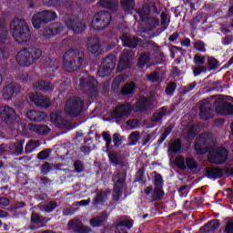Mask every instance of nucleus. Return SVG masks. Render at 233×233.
<instances>
[{
  "label": "nucleus",
  "mask_w": 233,
  "mask_h": 233,
  "mask_svg": "<svg viewBox=\"0 0 233 233\" xmlns=\"http://www.w3.org/2000/svg\"><path fill=\"white\" fill-rule=\"evenodd\" d=\"M11 34L19 45L28 43L32 39V33L26 22L23 19L15 18L10 24Z\"/></svg>",
  "instance_id": "f257e3e1"
},
{
  "label": "nucleus",
  "mask_w": 233,
  "mask_h": 233,
  "mask_svg": "<svg viewBox=\"0 0 233 233\" xmlns=\"http://www.w3.org/2000/svg\"><path fill=\"white\" fill-rule=\"evenodd\" d=\"M85 54L79 49H69L63 56V66L66 72H76L83 66Z\"/></svg>",
  "instance_id": "f03ea898"
},
{
  "label": "nucleus",
  "mask_w": 233,
  "mask_h": 233,
  "mask_svg": "<svg viewBox=\"0 0 233 233\" xmlns=\"http://www.w3.org/2000/svg\"><path fill=\"white\" fill-rule=\"evenodd\" d=\"M43 51L35 46L26 47L20 50L16 55V62L20 66H31L35 61H39Z\"/></svg>",
  "instance_id": "7ed1b4c3"
},
{
  "label": "nucleus",
  "mask_w": 233,
  "mask_h": 233,
  "mask_svg": "<svg viewBox=\"0 0 233 233\" xmlns=\"http://www.w3.org/2000/svg\"><path fill=\"white\" fill-rule=\"evenodd\" d=\"M56 19H57V14L56 11L45 10L33 15L32 25L34 28L39 30V28H41V25H48V23H52V21H56Z\"/></svg>",
  "instance_id": "20e7f679"
},
{
  "label": "nucleus",
  "mask_w": 233,
  "mask_h": 233,
  "mask_svg": "<svg viewBox=\"0 0 233 233\" xmlns=\"http://www.w3.org/2000/svg\"><path fill=\"white\" fill-rule=\"evenodd\" d=\"M85 106V102L83 99L78 96H72L67 99L66 103L65 112L70 117H77V116H81V112H83V106Z\"/></svg>",
  "instance_id": "39448f33"
},
{
  "label": "nucleus",
  "mask_w": 233,
  "mask_h": 233,
  "mask_svg": "<svg viewBox=\"0 0 233 233\" xmlns=\"http://www.w3.org/2000/svg\"><path fill=\"white\" fill-rule=\"evenodd\" d=\"M64 23L66 26L74 32L76 35L83 34L86 30V24L84 23L78 16L74 15H66L64 16Z\"/></svg>",
  "instance_id": "423d86ee"
},
{
  "label": "nucleus",
  "mask_w": 233,
  "mask_h": 233,
  "mask_svg": "<svg viewBox=\"0 0 233 233\" xmlns=\"http://www.w3.org/2000/svg\"><path fill=\"white\" fill-rule=\"evenodd\" d=\"M114 187H113V201H119L121 196H123V187L125 186V181H127V173L123 171H118L113 176Z\"/></svg>",
  "instance_id": "0eeeda50"
},
{
  "label": "nucleus",
  "mask_w": 233,
  "mask_h": 233,
  "mask_svg": "<svg viewBox=\"0 0 233 233\" xmlns=\"http://www.w3.org/2000/svg\"><path fill=\"white\" fill-rule=\"evenodd\" d=\"M112 21V15L106 11L98 12L91 21V26L94 30H105Z\"/></svg>",
  "instance_id": "6e6552de"
},
{
  "label": "nucleus",
  "mask_w": 233,
  "mask_h": 233,
  "mask_svg": "<svg viewBox=\"0 0 233 233\" xmlns=\"http://www.w3.org/2000/svg\"><path fill=\"white\" fill-rule=\"evenodd\" d=\"M212 134L202 133L199 137H197V141L195 143V150L197 154H207L210 148V145H212Z\"/></svg>",
  "instance_id": "1a4fd4ad"
},
{
  "label": "nucleus",
  "mask_w": 233,
  "mask_h": 233,
  "mask_svg": "<svg viewBox=\"0 0 233 233\" xmlns=\"http://www.w3.org/2000/svg\"><path fill=\"white\" fill-rule=\"evenodd\" d=\"M228 159V151L225 147H218L208 154V161L214 165H223Z\"/></svg>",
  "instance_id": "9d476101"
},
{
  "label": "nucleus",
  "mask_w": 233,
  "mask_h": 233,
  "mask_svg": "<svg viewBox=\"0 0 233 233\" xmlns=\"http://www.w3.org/2000/svg\"><path fill=\"white\" fill-rule=\"evenodd\" d=\"M79 88L84 94H96L97 92V80L92 76L80 78Z\"/></svg>",
  "instance_id": "9b49d317"
},
{
  "label": "nucleus",
  "mask_w": 233,
  "mask_h": 233,
  "mask_svg": "<svg viewBox=\"0 0 233 233\" xmlns=\"http://www.w3.org/2000/svg\"><path fill=\"white\" fill-rule=\"evenodd\" d=\"M114 68H116V56H114V55L107 56L104 58L100 68L98 69L99 77H106V76H110Z\"/></svg>",
  "instance_id": "f8f14e48"
},
{
  "label": "nucleus",
  "mask_w": 233,
  "mask_h": 233,
  "mask_svg": "<svg viewBox=\"0 0 233 233\" xmlns=\"http://www.w3.org/2000/svg\"><path fill=\"white\" fill-rule=\"evenodd\" d=\"M21 85L15 82H10L2 88V97L5 101H12L14 96L21 94Z\"/></svg>",
  "instance_id": "ddd939ff"
},
{
  "label": "nucleus",
  "mask_w": 233,
  "mask_h": 233,
  "mask_svg": "<svg viewBox=\"0 0 233 233\" xmlns=\"http://www.w3.org/2000/svg\"><path fill=\"white\" fill-rule=\"evenodd\" d=\"M29 99L36 106H40L41 108H49V106H52L50 98L46 96H43L41 93L35 92L29 94Z\"/></svg>",
  "instance_id": "4468645a"
},
{
  "label": "nucleus",
  "mask_w": 233,
  "mask_h": 233,
  "mask_svg": "<svg viewBox=\"0 0 233 233\" xmlns=\"http://www.w3.org/2000/svg\"><path fill=\"white\" fill-rule=\"evenodd\" d=\"M132 105L130 103H125L116 106L115 110L111 113L113 119H121L127 117L129 114H132Z\"/></svg>",
  "instance_id": "2eb2a0df"
},
{
  "label": "nucleus",
  "mask_w": 233,
  "mask_h": 233,
  "mask_svg": "<svg viewBox=\"0 0 233 233\" xmlns=\"http://www.w3.org/2000/svg\"><path fill=\"white\" fill-rule=\"evenodd\" d=\"M134 57V52L130 49H124L121 57L118 62V70H125V68H129L132 65V59Z\"/></svg>",
  "instance_id": "dca6fc26"
},
{
  "label": "nucleus",
  "mask_w": 233,
  "mask_h": 233,
  "mask_svg": "<svg viewBox=\"0 0 233 233\" xmlns=\"http://www.w3.org/2000/svg\"><path fill=\"white\" fill-rule=\"evenodd\" d=\"M96 197L93 198V207H98V205H105L108 199V196L112 194L110 188L96 189Z\"/></svg>",
  "instance_id": "f3484780"
},
{
  "label": "nucleus",
  "mask_w": 233,
  "mask_h": 233,
  "mask_svg": "<svg viewBox=\"0 0 233 233\" xmlns=\"http://www.w3.org/2000/svg\"><path fill=\"white\" fill-rule=\"evenodd\" d=\"M15 110L10 106H0V117L5 123H11L16 117Z\"/></svg>",
  "instance_id": "a211bd4d"
},
{
  "label": "nucleus",
  "mask_w": 233,
  "mask_h": 233,
  "mask_svg": "<svg viewBox=\"0 0 233 233\" xmlns=\"http://www.w3.org/2000/svg\"><path fill=\"white\" fill-rule=\"evenodd\" d=\"M68 228L74 233H90L92 232V228L83 225L82 221L77 219H72L68 222Z\"/></svg>",
  "instance_id": "6ab92c4d"
},
{
  "label": "nucleus",
  "mask_w": 233,
  "mask_h": 233,
  "mask_svg": "<svg viewBox=\"0 0 233 233\" xmlns=\"http://www.w3.org/2000/svg\"><path fill=\"white\" fill-rule=\"evenodd\" d=\"M200 118L204 121L211 119L214 117V113L212 111V104L208 100H203L200 104Z\"/></svg>",
  "instance_id": "aec40b11"
},
{
  "label": "nucleus",
  "mask_w": 233,
  "mask_h": 233,
  "mask_svg": "<svg viewBox=\"0 0 233 233\" xmlns=\"http://www.w3.org/2000/svg\"><path fill=\"white\" fill-rule=\"evenodd\" d=\"M43 65L46 72L49 74V76H52L57 68H59V62L56 58H52L50 56H46L43 60Z\"/></svg>",
  "instance_id": "412c9836"
},
{
  "label": "nucleus",
  "mask_w": 233,
  "mask_h": 233,
  "mask_svg": "<svg viewBox=\"0 0 233 233\" xmlns=\"http://www.w3.org/2000/svg\"><path fill=\"white\" fill-rule=\"evenodd\" d=\"M135 108L137 112H146V110H149V108H152V98L146 96L140 97L135 104Z\"/></svg>",
  "instance_id": "4be33fe9"
},
{
  "label": "nucleus",
  "mask_w": 233,
  "mask_h": 233,
  "mask_svg": "<svg viewBox=\"0 0 233 233\" xmlns=\"http://www.w3.org/2000/svg\"><path fill=\"white\" fill-rule=\"evenodd\" d=\"M51 121L54 123L55 126L57 127V128H68V120L63 118L61 116V113L59 112H53L50 115Z\"/></svg>",
  "instance_id": "5701e85b"
},
{
  "label": "nucleus",
  "mask_w": 233,
  "mask_h": 233,
  "mask_svg": "<svg viewBox=\"0 0 233 233\" xmlns=\"http://www.w3.org/2000/svg\"><path fill=\"white\" fill-rule=\"evenodd\" d=\"M26 117L30 121H35V123H41V121H45L46 117H48V115L43 111H37V110H29L26 112Z\"/></svg>",
  "instance_id": "b1692460"
},
{
  "label": "nucleus",
  "mask_w": 233,
  "mask_h": 233,
  "mask_svg": "<svg viewBox=\"0 0 233 233\" xmlns=\"http://www.w3.org/2000/svg\"><path fill=\"white\" fill-rule=\"evenodd\" d=\"M28 130L35 132L38 136H46L50 134L51 129L46 125L39 124H29L27 127Z\"/></svg>",
  "instance_id": "393cba45"
},
{
  "label": "nucleus",
  "mask_w": 233,
  "mask_h": 233,
  "mask_svg": "<svg viewBox=\"0 0 233 233\" xmlns=\"http://www.w3.org/2000/svg\"><path fill=\"white\" fill-rule=\"evenodd\" d=\"M87 50L91 54H101V40L98 38H88Z\"/></svg>",
  "instance_id": "a878e982"
},
{
  "label": "nucleus",
  "mask_w": 233,
  "mask_h": 233,
  "mask_svg": "<svg viewBox=\"0 0 233 233\" xmlns=\"http://www.w3.org/2000/svg\"><path fill=\"white\" fill-rule=\"evenodd\" d=\"M121 41L124 46H127V48H136L139 43V39L137 37L132 36L127 33L122 35Z\"/></svg>",
  "instance_id": "bb28decb"
},
{
  "label": "nucleus",
  "mask_w": 233,
  "mask_h": 233,
  "mask_svg": "<svg viewBox=\"0 0 233 233\" xmlns=\"http://www.w3.org/2000/svg\"><path fill=\"white\" fill-rule=\"evenodd\" d=\"M106 219H108V212L102 211L100 216L95 217L89 220L91 227L97 228L103 227L105 223H106Z\"/></svg>",
  "instance_id": "cd10ccee"
},
{
  "label": "nucleus",
  "mask_w": 233,
  "mask_h": 233,
  "mask_svg": "<svg viewBox=\"0 0 233 233\" xmlns=\"http://www.w3.org/2000/svg\"><path fill=\"white\" fill-rule=\"evenodd\" d=\"M25 145V140L17 141L14 144L7 146V148L11 154L15 156H23L25 152L23 146Z\"/></svg>",
  "instance_id": "c85d7f7f"
},
{
  "label": "nucleus",
  "mask_w": 233,
  "mask_h": 233,
  "mask_svg": "<svg viewBox=\"0 0 233 233\" xmlns=\"http://www.w3.org/2000/svg\"><path fill=\"white\" fill-rule=\"evenodd\" d=\"M217 112L222 116H230L233 114V105L228 102H222L217 106Z\"/></svg>",
  "instance_id": "c756f323"
},
{
  "label": "nucleus",
  "mask_w": 233,
  "mask_h": 233,
  "mask_svg": "<svg viewBox=\"0 0 233 233\" xmlns=\"http://www.w3.org/2000/svg\"><path fill=\"white\" fill-rule=\"evenodd\" d=\"M115 227H116L118 230L121 229V227H126V228H128V230H130V228L134 227V220L128 217H121L117 218Z\"/></svg>",
  "instance_id": "7c9ffc66"
},
{
  "label": "nucleus",
  "mask_w": 233,
  "mask_h": 233,
  "mask_svg": "<svg viewBox=\"0 0 233 233\" xmlns=\"http://www.w3.org/2000/svg\"><path fill=\"white\" fill-rule=\"evenodd\" d=\"M34 88L41 90L42 92H52V90H54V85L48 81L39 80L34 84Z\"/></svg>",
  "instance_id": "2f4dec72"
},
{
  "label": "nucleus",
  "mask_w": 233,
  "mask_h": 233,
  "mask_svg": "<svg viewBox=\"0 0 233 233\" xmlns=\"http://www.w3.org/2000/svg\"><path fill=\"white\" fill-rule=\"evenodd\" d=\"M206 176L209 179H219L223 176V170L218 167H207Z\"/></svg>",
  "instance_id": "473e14b6"
},
{
  "label": "nucleus",
  "mask_w": 233,
  "mask_h": 233,
  "mask_svg": "<svg viewBox=\"0 0 233 233\" xmlns=\"http://www.w3.org/2000/svg\"><path fill=\"white\" fill-rule=\"evenodd\" d=\"M167 112H168V109H167V107L165 106L158 108L153 114V116L151 118L152 123H159V121H161V119H163V117L167 116Z\"/></svg>",
  "instance_id": "72a5a7b5"
},
{
  "label": "nucleus",
  "mask_w": 233,
  "mask_h": 233,
  "mask_svg": "<svg viewBox=\"0 0 233 233\" xmlns=\"http://www.w3.org/2000/svg\"><path fill=\"white\" fill-rule=\"evenodd\" d=\"M150 198L152 202L161 201V199L165 198V191H163L162 187H155L153 191L151 192Z\"/></svg>",
  "instance_id": "f704fd0d"
},
{
  "label": "nucleus",
  "mask_w": 233,
  "mask_h": 233,
  "mask_svg": "<svg viewBox=\"0 0 233 233\" xmlns=\"http://www.w3.org/2000/svg\"><path fill=\"white\" fill-rule=\"evenodd\" d=\"M219 228V220L213 219L200 228V230H204V232H214V230H218Z\"/></svg>",
  "instance_id": "c9c22d12"
},
{
  "label": "nucleus",
  "mask_w": 233,
  "mask_h": 233,
  "mask_svg": "<svg viewBox=\"0 0 233 233\" xmlns=\"http://www.w3.org/2000/svg\"><path fill=\"white\" fill-rule=\"evenodd\" d=\"M99 5L104 8L116 10L119 6V0H100Z\"/></svg>",
  "instance_id": "e433bc0d"
},
{
  "label": "nucleus",
  "mask_w": 233,
  "mask_h": 233,
  "mask_svg": "<svg viewBox=\"0 0 233 233\" xmlns=\"http://www.w3.org/2000/svg\"><path fill=\"white\" fill-rule=\"evenodd\" d=\"M136 92V84L134 82L127 83L121 89L122 96H134Z\"/></svg>",
  "instance_id": "4c0bfd02"
},
{
  "label": "nucleus",
  "mask_w": 233,
  "mask_h": 233,
  "mask_svg": "<svg viewBox=\"0 0 233 233\" xmlns=\"http://www.w3.org/2000/svg\"><path fill=\"white\" fill-rule=\"evenodd\" d=\"M41 146V142L39 140H29L25 147V154H32L35 150V148H39Z\"/></svg>",
  "instance_id": "58836bf2"
},
{
  "label": "nucleus",
  "mask_w": 233,
  "mask_h": 233,
  "mask_svg": "<svg viewBox=\"0 0 233 233\" xmlns=\"http://www.w3.org/2000/svg\"><path fill=\"white\" fill-rule=\"evenodd\" d=\"M31 223H33L34 225H45V223H48V220L46 219V218L37 213H32Z\"/></svg>",
  "instance_id": "ea45409f"
},
{
  "label": "nucleus",
  "mask_w": 233,
  "mask_h": 233,
  "mask_svg": "<svg viewBox=\"0 0 233 233\" xmlns=\"http://www.w3.org/2000/svg\"><path fill=\"white\" fill-rule=\"evenodd\" d=\"M137 14L142 21H147L150 17V6L144 5L143 7L137 11Z\"/></svg>",
  "instance_id": "a19ab883"
},
{
  "label": "nucleus",
  "mask_w": 233,
  "mask_h": 233,
  "mask_svg": "<svg viewBox=\"0 0 233 233\" xmlns=\"http://www.w3.org/2000/svg\"><path fill=\"white\" fill-rule=\"evenodd\" d=\"M147 79L149 83H163V76H160L159 72L154 71L147 75Z\"/></svg>",
  "instance_id": "79ce46f5"
},
{
  "label": "nucleus",
  "mask_w": 233,
  "mask_h": 233,
  "mask_svg": "<svg viewBox=\"0 0 233 233\" xmlns=\"http://www.w3.org/2000/svg\"><path fill=\"white\" fill-rule=\"evenodd\" d=\"M140 139H141V133H139V131H133L128 136V141H129L128 145L129 146L137 145Z\"/></svg>",
  "instance_id": "37998d69"
},
{
  "label": "nucleus",
  "mask_w": 233,
  "mask_h": 233,
  "mask_svg": "<svg viewBox=\"0 0 233 233\" xmlns=\"http://www.w3.org/2000/svg\"><path fill=\"white\" fill-rule=\"evenodd\" d=\"M109 161L114 165H121L123 167V157L118 153H111L108 155Z\"/></svg>",
  "instance_id": "c03bdc74"
},
{
  "label": "nucleus",
  "mask_w": 233,
  "mask_h": 233,
  "mask_svg": "<svg viewBox=\"0 0 233 233\" xmlns=\"http://www.w3.org/2000/svg\"><path fill=\"white\" fill-rule=\"evenodd\" d=\"M181 140L180 139H176L171 146L169 147V151L173 152V154H179L181 152Z\"/></svg>",
  "instance_id": "a18cd8bd"
},
{
  "label": "nucleus",
  "mask_w": 233,
  "mask_h": 233,
  "mask_svg": "<svg viewBox=\"0 0 233 233\" xmlns=\"http://www.w3.org/2000/svg\"><path fill=\"white\" fill-rule=\"evenodd\" d=\"M17 78L19 79V81H21V83H31L33 79L32 74L25 71L20 72Z\"/></svg>",
  "instance_id": "49530a36"
},
{
  "label": "nucleus",
  "mask_w": 233,
  "mask_h": 233,
  "mask_svg": "<svg viewBox=\"0 0 233 233\" xmlns=\"http://www.w3.org/2000/svg\"><path fill=\"white\" fill-rule=\"evenodd\" d=\"M121 4L125 12H130V10H134V6H136L134 0H121Z\"/></svg>",
  "instance_id": "de8ad7c7"
},
{
  "label": "nucleus",
  "mask_w": 233,
  "mask_h": 233,
  "mask_svg": "<svg viewBox=\"0 0 233 233\" xmlns=\"http://www.w3.org/2000/svg\"><path fill=\"white\" fill-rule=\"evenodd\" d=\"M193 46L195 50H198V52H201L202 54H205L207 52V44L203 42L202 40H197L193 43Z\"/></svg>",
  "instance_id": "09e8293b"
},
{
  "label": "nucleus",
  "mask_w": 233,
  "mask_h": 233,
  "mask_svg": "<svg viewBox=\"0 0 233 233\" xmlns=\"http://www.w3.org/2000/svg\"><path fill=\"white\" fill-rule=\"evenodd\" d=\"M219 67V61L214 57H209L208 59V69L210 71L217 70Z\"/></svg>",
  "instance_id": "8fccbe9b"
},
{
  "label": "nucleus",
  "mask_w": 233,
  "mask_h": 233,
  "mask_svg": "<svg viewBox=\"0 0 233 233\" xmlns=\"http://www.w3.org/2000/svg\"><path fill=\"white\" fill-rule=\"evenodd\" d=\"M176 88H177V84L176 82H169L165 89V93L167 96H174V92H176Z\"/></svg>",
  "instance_id": "3c124183"
},
{
  "label": "nucleus",
  "mask_w": 233,
  "mask_h": 233,
  "mask_svg": "<svg viewBox=\"0 0 233 233\" xmlns=\"http://www.w3.org/2000/svg\"><path fill=\"white\" fill-rule=\"evenodd\" d=\"M175 165L180 170H187V165H185V157H183L182 156H177L175 158Z\"/></svg>",
  "instance_id": "603ef678"
},
{
  "label": "nucleus",
  "mask_w": 233,
  "mask_h": 233,
  "mask_svg": "<svg viewBox=\"0 0 233 233\" xmlns=\"http://www.w3.org/2000/svg\"><path fill=\"white\" fill-rule=\"evenodd\" d=\"M43 208L45 212L50 214V212H54V210L57 208V202L54 200L49 201Z\"/></svg>",
  "instance_id": "864d4df0"
},
{
  "label": "nucleus",
  "mask_w": 233,
  "mask_h": 233,
  "mask_svg": "<svg viewBox=\"0 0 233 233\" xmlns=\"http://www.w3.org/2000/svg\"><path fill=\"white\" fill-rule=\"evenodd\" d=\"M51 153H52V149L50 148L42 150L37 154V159H39L40 161H45L48 159V157H50Z\"/></svg>",
  "instance_id": "5fc2aeb1"
},
{
  "label": "nucleus",
  "mask_w": 233,
  "mask_h": 233,
  "mask_svg": "<svg viewBox=\"0 0 233 233\" xmlns=\"http://www.w3.org/2000/svg\"><path fill=\"white\" fill-rule=\"evenodd\" d=\"M150 61V55L147 53H141L139 60H138V65L140 68H143L147 63Z\"/></svg>",
  "instance_id": "6e6d98bb"
},
{
  "label": "nucleus",
  "mask_w": 233,
  "mask_h": 233,
  "mask_svg": "<svg viewBox=\"0 0 233 233\" xmlns=\"http://www.w3.org/2000/svg\"><path fill=\"white\" fill-rule=\"evenodd\" d=\"M160 17L163 30H167V28H168V25H170V18H168V15H167V13L165 12L161 13Z\"/></svg>",
  "instance_id": "4d7b16f0"
},
{
  "label": "nucleus",
  "mask_w": 233,
  "mask_h": 233,
  "mask_svg": "<svg viewBox=\"0 0 233 233\" xmlns=\"http://www.w3.org/2000/svg\"><path fill=\"white\" fill-rule=\"evenodd\" d=\"M50 27L52 28V31L55 34V35H57V34H61V32L65 30V25H63V24L60 23H54L50 25Z\"/></svg>",
  "instance_id": "13d9d810"
},
{
  "label": "nucleus",
  "mask_w": 233,
  "mask_h": 233,
  "mask_svg": "<svg viewBox=\"0 0 233 233\" xmlns=\"http://www.w3.org/2000/svg\"><path fill=\"white\" fill-rule=\"evenodd\" d=\"M125 139V137L121 136L119 133H115L113 135V143L115 147H121L123 145V140Z\"/></svg>",
  "instance_id": "bf43d9fd"
},
{
  "label": "nucleus",
  "mask_w": 233,
  "mask_h": 233,
  "mask_svg": "<svg viewBox=\"0 0 233 233\" xmlns=\"http://www.w3.org/2000/svg\"><path fill=\"white\" fill-rule=\"evenodd\" d=\"M201 19H203V15H197L195 17H193V19L190 20L189 24L192 26L193 30H196V28H198V25H199V23H201Z\"/></svg>",
  "instance_id": "052dcab7"
},
{
  "label": "nucleus",
  "mask_w": 233,
  "mask_h": 233,
  "mask_svg": "<svg viewBox=\"0 0 233 233\" xmlns=\"http://www.w3.org/2000/svg\"><path fill=\"white\" fill-rule=\"evenodd\" d=\"M196 86H198V82H192L187 86L180 87V91L182 92V94H188V92H192V90H194Z\"/></svg>",
  "instance_id": "680f3d73"
},
{
  "label": "nucleus",
  "mask_w": 233,
  "mask_h": 233,
  "mask_svg": "<svg viewBox=\"0 0 233 233\" xmlns=\"http://www.w3.org/2000/svg\"><path fill=\"white\" fill-rule=\"evenodd\" d=\"M146 21L149 25L151 29H154L156 28V26L159 25V18L156 16H149Z\"/></svg>",
  "instance_id": "e2e57ef3"
},
{
  "label": "nucleus",
  "mask_w": 233,
  "mask_h": 233,
  "mask_svg": "<svg viewBox=\"0 0 233 233\" xmlns=\"http://www.w3.org/2000/svg\"><path fill=\"white\" fill-rule=\"evenodd\" d=\"M73 167L75 168V172H77L78 174L85 171V164L81 160L75 161Z\"/></svg>",
  "instance_id": "0e129e2a"
},
{
  "label": "nucleus",
  "mask_w": 233,
  "mask_h": 233,
  "mask_svg": "<svg viewBox=\"0 0 233 233\" xmlns=\"http://www.w3.org/2000/svg\"><path fill=\"white\" fill-rule=\"evenodd\" d=\"M154 185L155 187H158L161 188V187H163V176H161V174L157 173V172H154Z\"/></svg>",
  "instance_id": "69168bd1"
},
{
  "label": "nucleus",
  "mask_w": 233,
  "mask_h": 233,
  "mask_svg": "<svg viewBox=\"0 0 233 233\" xmlns=\"http://www.w3.org/2000/svg\"><path fill=\"white\" fill-rule=\"evenodd\" d=\"M186 166L189 170H194V168H198V162H196V159L192 157H187L186 159Z\"/></svg>",
  "instance_id": "338daca9"
},
{
  "label": "nucleus",
  "mask_w": 233,
  "mask_h": 233,
  "mask_svg": "<svg viewBox=\"0 0 233 233\" xmlns=\"http://www.w3.org/2000/svg\"><path fill=\"white\" fill-rule=\"evenodd\" d=\"M205 59H206L205 56L199 54L195 55L193 57V61L195 65H205Z\"/></svg>",
  "instance_id": "774afa93"
}]
</instances>
